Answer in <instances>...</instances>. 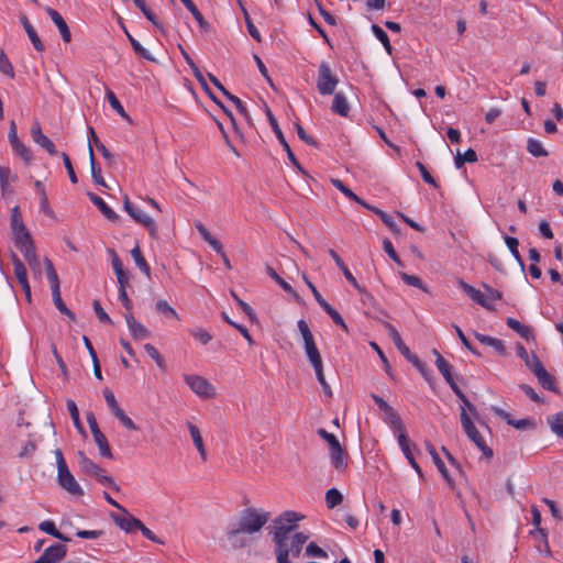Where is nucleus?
Wrapping results in <instances>:
<instances>
[{"label":"nucleus","mask_w":563,"mask_h":563,"mask_svg":"<svg viewBox=\"0 0 563 563\" xmlns=\"http://www.w3.org/2000/svg\"><path fill=\"white\" fill-rule=\"evenodd\" d=\"M102 394L113 416H115L118 412L122 410L114 397V394L109 388H104Z\"/></svg>","instance_id":"69168bd1"},{"label":"nucleus","mask_w":563,"mask_h":563,"mask_svg":"<svg viewBox=\"0 0 563 563\" xmlns=\"http://www.w3.org/2000/svg\"><path fill=\"white\" fill-rule=\"evenodd\" d=\"M492 410L499 418L506 420L507 424L518 430H533L536 429V421L533 418L514 419L511 415L499 407H493Z\"/></svg>","instance_id":"4468645a"},{"label":"nucleus","mask_w":563,"mask_h":563,"mask_svg":"<svg viewBox=\"0 0 563 563\" xmlns=\"http://www.w3.org/2000/svg\"><path fill=\"white\" fill-rule=\"evenodd\" d=\"M320 307L330 316V318L336 325H339L346 332L349 331V328L344 322L343 318L341 317V314L328 301H325Z\"/></svg>","instance_id":"603ef678"},{"label":"nucleus","mask_w":563,"mask_h":563,"mask_svg":"<svg viewBox=\"0 0 563 563\" xmlns=\"http://www.w3.org/2000/svg\"><path fill=\"white\" fill-rule=\"evenodd\" d=\"M329 255L333 258V261L335 262V264L338 265V267L341 269V272L343 273L344 277L346 278V280L360 292V294H365L366 296H368L369 298H372V295L369 292L366 291V289L364 287H362L357 280L355 279V277L352 275V273L350 272V269L347 268V266L345 265V263L342 261V258L340 257V255L332 249H330L328 251Z\"/></svg>","instance_id":"f3484780"},{"label":"nucleus","mask_w":563,"mask_h":563,"mask_svg":"<svg viewBox=\"0 0 563 563\" xmlns=\"http://www.w3.org/2000/svg\"><path fill=\"white\" fill-rule=\"evenodd\" d=\"M92 437H93L96 444L98 445L100 454L107 459H113L110 445H109L108 440L104 437V434L102 432H100V433H96Z\"/></svg>","instance_id":"8fccbe9b"},{"label":"nucleus","mask_w":563,"mask_h":563,"mask_svg":"<svg viewBox=\"0 0 563 563\" xmlns=\"http://www.w3.org/2000/svg\"><path fill=\"white\" fill-rule=\"evenodd\" d=\"M432 353L435 355L437 368L442 374L451 389H453V386H457L453 376V366L435 349L432 350Z\"/></svg>","instance_id":"aec40b11"},{"label":"nucleus","mask_w":563,"mask_h":563,"mask_svg":"<svg viewBox=\"0 0 563 563\" xmlns=\"http://www.w3.org/2000/svg\"><path fill=\"white\" fill-rule=\"evenodd\" d=\"M371 397L378 406V408L384 412V421L388 423L395 432L400 433L406 431L400 416L391 406L387 404V401L374 393L371 394Z\"/></svg>","instance_id":"6e6552de"},{"label":"nucleus","mask_w":563,"mask_h":563,"mask_svg":"<svg viewBox=\"0 0 563 563\" xmlns=\"http://www.w3.org/2000/svg\"><path fill=\"white\" fill-rule=\"evenodd\" d=\"M11 230L14 235V242L23 240L24 234L31 235L26 227L24 225L20 208L18 206L11 209Z\"/></svg>","instance_id":"6ab92c4d"},{"label":"nucleus","mask_w":563,"mask_h":563,"mask_svg":"<svg viewBox=\"0 0 563 563\" xmlns=\"http://www.w3.org/2000/svg\"><path fill=\"white\" fill-rule=\"evenodd\" d=\"M106 96H107V99L111 106V108L120 115L122 117L123 119L128 120L129 122L131 121V118L130 115L125 112L124 108L122 107L121 102L119 101V99L117 98V96L114 95V92L110 89L107 88V91H106Z\"/></svg>","instance_id":"a18cd8bd"},{"label":"nucleus","mask_w":563,"mask_h":563,"mask_svg":"<svg viewBox=\"0 0 563 563\" xmlns=\"http://www.w3.org/2000/svg\"><path fill=\"white\" fill-rule=\"evenodd\" d=\"M78 464L84 474L88 476H95L96 478L103 471L98 464L90 460L85 452H77Z\"/></svg>","instance_id":"a878e982"},{"label":"nucleus","mask_w":563,"mask_h":563,"mask_svg":"<svg viewBox=\"0 0 563 563\" xmlns=\"http://www.w3.org/2000/svg\"><path fill=\"white\" fill-rule=\"evenodd\" d=\"M126 325L135 340H143L150 336V331L141 322L136 321L132 312L124 314Z\"/></svg>","instance_id":"5701e85b"},{"label":"nucleus","mask_w":563,"mask_h":563,"mask_svg":"<svg viewBox=\"0 0 563 563\" xmlns=\"http://www.w3.org/2000/svg\"><path fill=\"white\" fill-rule=\"evenodd\" d=\"M453 393L459 397L462 401L466 412L473 417L479 424L487 427V424L481 419L479 413L476 407L470 401V399L465 396V394L461 390L459 386H453Z\"/></svg>","instance_id":"cd10ccee"},{"label":"nucleus","mask_w":563,"mask_h":563,"mask_svg":"<svg viewBox=\"0 0 563 563\" xmlns=\"http://www.w3.org/2000/svg\"><path fill=\"white\" fill-rule=\"evenodd\" d=\"M506 323L510 329L516 331L525 340H529L531 338L532 331L530 327L522 324L521 322L514 318H507Z\"/></svg>","instance_id":"37998d69"},{"label":"nucleus","mask_w":563,"mask_h":563,"mask_svg":"<svg viewBox=\"0 0 563 563\" xmlns=\"http://www.w3.org/2000/svg\"><path fill=\"white\" fill-rule=\"evenodd\" d=\"M31 136L35 144L45 148L49 155H56L57 150L55 144L42 132L38 121H35L31 126Z\"/></svg>","instance_id":"dca6fc26"},{"label":"nucleus","mask_w":563,"mask_h":563,"mask_svg":"<svg viewBox=\"0 0 563 563\" xmlns=\"http://www.w3.org/2000/svg\"><path fill=\"white\" fill-rule=\"evenodd\" d=\"M332 185L339 189L345 197H347L350 200L355 201L356 203L361 205L362 207H367V202L364 201L362 198H360L357 195H355L350 188H347L340 179H331Z\"/></svg>","instance_id":"ea45409f"},{"label":"nucleus","mask_w":563,"mask_h":563,"mask_svg":"<svg viewBox=\"0 0 563 563\" xmlns=\"http://www.w3.org/2000/svg\"><path fill=\"white\" fill-rule=\"evenodd\" d=\"M246 532L236 525L230 526L225 532L230 549H242L247 544Z\"/></svg>","instance_id":"412c9836"},{"label":"nucleus","mask_w":563,"mask_h":563,"mask_svg":"<svg viewBox=\"0 0 563 563\" xmlns=\"http://www.w3.org/2000/svg\"><path fill=\"white\" fill-rule=\"evenodd\" d=\"M318 434L328 442L330 448V460L333 467L338 472H343L347 467V453L341 446L336 437L332 433H329L324 429H319Z\"/></svg>","instance_id":"20e7f679"},{"label":"nucleus","mask_w":563,"mask_h":563,"mask_svg":"<svg viewBox=\"0 0 563 563\" xmlns=\"http://www.w3.org/2000/svg\"><path fill=\"white\" fill-rule=\"evenodd\" d=\"M189 333L203 345L208 344L212 340V335L202 328L190 329Z\"/></svg>","instance_id":"338daca9"},{"label":"nucleus","mask_w":563,"mask_h":563,"mask_svg":"<svg viewBox=\"0 0 563 563\" xmlns=\"http://www.w3.org/2000/svg\"><path fill=\"white\" fill-rule=\"evenodd\" d=\"M533 367L532 373L538 378L539 384L547 390L556 393V385L554 377L547 372L541 361L537 355H533Z\"/></svg>","instance_id":"ddd939ff"},{"label":"nucleus","mask_w":563,"mask_h":563,"mask_svg":"<svg viewBox=\"0 0 563 563\" xmlns=\"http://www.w3.org/2000/svg\"><path fill=\"white\" fill-rule=\"evenodd\" d=\"M15 246L22 252L30 267L33 271H40V261L35 252V246L32 236L24 234L23 240L15 241Z\"/></svg>","instance_id":"9b49d317"},{"label":"nucleus","mask_w":563,"mask_h":563,"mask_svg":"<svg viewBox=\"0 0 563 563\" xmlns=\"http://www.w3.org/2000/svg\"><path fill=\"white\" fill-rule=\"evenodd\" d=\"M333 102L331 106L332 112L341 115V117H347L350 112V104L347 102L346 97L342 92H334Z\"/></svg>","instance_id":"f704fd0d"},{"label":"nucleus","mask_w":563,"mask_h":563,"mask_svg":"<svg viewBox=\"0 0 563 563\" xmlns=\"http://www.w3.org/2000/svg\"><path fill=\"white\" fill-rule=\"evenodd\" d=\"M144 350L147 353V355L155 361V363L157 364V366L161 369L166 368L165 361H164L163 356L159 354V352L153 344L146 343L144 345Z\"/></svg>","instance_id":"e2e57ef3"},{"label":"nucleus","mask_w":563,"mask_h":563,"mask_svg":"<svg viewBox=\"0 0 563 563\" xmlns=\"http://www.w3.org/2000/svg\"><path fill=\"white\" fill-rule=\"evenodd\" d=\"M88 153H89V161H90L91 177H92L93 181L97 185L107 187V184L101 175L100 168L97 167V165H96L93 150L90 144L88 145Z\"/></svg>","instance_id":"79ce46f5"},{"label":"nucleus","mask_w":563,"mask_h":563,"mask_svg":"<svg viewBox=\"0 0 563 563\" xmlns=\"http://www.w3.org/2000/svg\"><path fill=\"white\" fill-rule=\"evenodd\" d=\"M301 519H303L302 515L286 510L273 520L269 534L275 545L277 563H292L290 555L292 558L300 555L303 544L309 539L305 532H295Z\"/></svg>","instance_id":"f257e3e1"},{"label":"nucleus","mask_w":563,"mask_h":563,"mask_svg":"<svg viewBox=\"0 0 563 563\" xmlns=\"http://www.w3.org/2000/svg\"><path fill=\"white\" fill-rule=\"evenodd\" d=\"M56 481L58 485L68 494L77 497L84 496V489L77 483L68 467L62 468L57 472Z\"/></svg>","instance_id":"f8f14e48"},{"label":"nucleus","mask_w":563,"mask_h":563,"mask_svg":"<svg viewBox=\"0 0 563 563\" xmlns=\"http://www.w3.org/2000/svg\"><path fill=\"white\" fill-rule=\"evenodd\" d=\"M527 151L534 157H545L549 154L541 142L532 137L527 141Z\"/></svg>","instance_id":"864d4df0"},{"label":"nucleus","mask_w":563,"mask_h":563,"mask_svg":"<svg viewBox=\"0 0 563 563\" xmlns=\"http://www.w3.org/2000/svg\"><path fill=\"white\" fill-rule=\"evenodd\" d=\"M0 73L12 79L15 76L14 68L3 49H0Z\"/></svg>","instance_id":"bf43d9fd"},{"label":"nucleus","mask_w":563,"mask_h":563,"mask_svg":"<svg viewBox=\"0 0 563 563\" xmlns=\"http://www.w3.org/2000/svg\"><path fill=\"white\" fill-rule=\"evenodd\" d=\"M297 327L303 339V347L307 355L308 361L313 367L314 372L323 368L321 354L316 345L313 335L307 324V322L301 319L297 322Z\"/></svg>","instance_id":"7ed1b4c3"},{"label":"nucleus","mask_w":563,"mask_h":563,"mask_svg":"<svg viewBox=\"0 0 563 563\" xmlns=\"http://www.w3.org/2000/svg\"><path fill=\"white\" fill-rule=\"evenodd\" d=\"M196 79L199 81L208 97L224 111V113L230 118L232 124L235 126L236 123L232 112L216 97L213 90H211L210 87L208 86V82L203 75L201 74V77Z\"/></svg>","instance_id":"c9c22d12"},{"label":"nucleus","mask_w":563,"mask_h":563,"mask_svg":"<svg viewBox=\"0 0 563 563\" xmlns=\"http://www.w3.org/2000/svg\"><path fill=\"white\" fill-rule=\"evenodd\" d=\"M406 360L408 362H410L418 371L419 373L423 376V378L430 383V374H429V369H428V366L426 365L424 362H422L416 354H413L412 352L410 353L409 356L406 357Z\"/></svg>","instance_id":"6e6d98bb"},{"label":"nucleus","mask_w":563,"mask_h":563,"mask_svg":"<svg viewBox=\"0 0 563 563\" xmlns=\"http://www.w3.org/2000/svg\"><path fill=\"white\" fill-rule=\"evenodd\" d=\"M457 284L459 286L461 287V289L473 300L475 301L476 303H478L479 306H482L483 308L487 309V310H495L494 306H492L489 303V301L487 300L486 296L478 289H476L475 287H473L472 285L467 284L466 282H464L463 279H459L457 280Z\"/></svg>","instance_id":"a211bd4d"},{"label":"nucleus","mask_w":563,"mask_h":563,"mask_svg":"<svg viewBox=\"0 0 563 563\" xmlns=\"http://www.w3.org/2000/svg\"><path fill=\"white\" fill-rule=\"evenodd\" d=\"M46 13L49 15L52 21L55 23V25L59 30L63 41L65 43H69L71 41V33H70V30H69L67 23L63 19V16L51 7L46 8Z\"/></svg>","instance_id":"393cba45"},{"label":"nucleus","mask_w":563,"mask_h":563,"mask_svg":"<svg viewBox=\"0 0 563 563\" xmlns=\"http://www.w3.org/2000/svg\"><path fill=\"white\" fill-rule=\"evenodd\" d=\"M90 201L101 211L106 219L110 221H117L119 216L103 201L102 198L93 192L87 194Z\"/></svg>","instance_id":"2f4dec72"},{"label":"nucleus","mask_w":563,"mask_h":563,"mask_svg":"<svg viewBox=\"0 0 563 563\" xmlns=\"http://www.w3.org/2000/svg\"><path fill=\"white\" fill-rule=\"evenodd\" d=\"M184 380L197 396L203 399H211L216 396L214 387L200 375L185 374Z\"/></svg>","instance_id":"1a4fd4ad"},{"label":"nucleus","mask_w":563,"mask_h":563,"mask_svg":"<svg viewBox=\"0 0 563 563\" xmlns=\"http://www.w3.org/2000/svg\"><path fill=\"white\" fill-rule=\"evenodd\" d=\"M155 309L158 313L165 316L166 318L180 320V317L177 313V311L164 299L157 300Z\"/></svg>","instance_id":"de8ad7c7"},{"label":"nucleus","mask_w":563,"mask_h":563,"mask_svg":"<svg viewBox=\"0 0 563 563\" xmlns=\"http://www.w3.org/2000/svg\"><path fill=\"white\" fill-rule=\"evenodd\" d=\"M123 29H124V32H125V34H126V36H128V38H129V41H130V43H131V45H132V47H133L134 52H135L139 56L143 57V58H144V59H146V60H150V62H156V59L154 58V56H153V55H152V54H151L146 48H144V47L141 45V43H140L139 41H136V40H135V38H134V37H133L129 32H128V30H126L125 27H123Z\"/></svg>","instance_id":"49530a36"},{"label":"nucleus","mask_w":563,"mask_h":563,"mask_svg":"<svg viewBox=\"0 0 563 563\" xmlns=\"http://www.w3.org/2000/svg\"><path fill=\"white\" fill-rule=\"evenodd\" d=\"M372 31H373L374 35L376 36V38L384 45L386 52L389 55H391L393 47L389 42V37H388L387 33L377 24L372 25Z\"/></svg>","instance_id":"13d9d810"},{"label":"nucleus","mask_w":563,"mask_h":563,"mask_svg":"<svg viewBox=\"0 0 563 563\" xmlns=\"http://www.w3.org/2000/svg\"><path fill=\"white\" fill-rule=\"evenodd\" d=\"M266 115L268 118V121H269V124L277 137V140L279 141V143L282 144L283 148L285 150V152L287 153V156H288V159L290 161V163L298 169L300 170L302 174H306L305 169L302 168V166L300 165V163L298 162V159L296 158L292 150L290 148L288 142L286 141L285 136H284V133L283 131L280 130L279 125H278V122L276 120V118L273 115L272 111L269 108L266 109Z\"/></svg>","instance_id":"9d476101"},{"label":"nucleus","mask_w":563,"mask_h":563,"mask_svg":"<svg viewBox=\"0 0 563 563\" xmlns=\"http://www.w3.org/2000/svg\"><path fill=\"white\" fill-rule=\"evenodd\" d=\"M180 2L191 12L195 20L198 22L201 30L208 32L210 30V24L205 20L201 12L198 10L192 0H180Z\"/></svg>","instance_id":"4c0bfd02"},{"label":"nucleus","mask_w":563,"mask_h":563,"mask_svg":"<svg viewBox=\"0 0 563 563\" xmlns=\"http://www.w3.org/2000/svg\"><path fill=\"white\" fill-rule=\"evenodd\" d=\"M265 271L267 275L273 278L287 294L291 295L297 302H301L299 294L284 278H282L271 265L267 264Z\"/></svg>","instance_id":"7c9ffc66"},{"label":"nucleus","mask_w":563,"mask_h":563,"mask_svg":"<svg viewBox=\"0 0 563 563\" xmlns=\"http://www.w3.org/2000/svg\"><path fill=\"white\" fill-rule=\"evenodd\" d=\"M187 426H188V430L190 432L191 439L194 441V444L199 452L200 457L203 461H206L207 460V451L205 449V444H203V440H202L200 430L198 429L197 426H195L191 422H188Z\"/></svg>","instance_id":"e433bc0d"},{"label":"nucleus","mask_w":563,"mask_h":563,"mask_svg":"<svg viewBox=\"0 0 563 563\" xmlns=\"http://www.w3.org/2000/svg\"><path fill=\"white\" fill-rule=\"evenodd\" d=\"M96 147L102 154L103 158L107 161L109 166H113L115 164L114 155L106 147V145L99 139H96Z\"/></svg>","instance_id":"774afa93"},{"label":"nucleus","mask_w":563,"mask_h":563,"mask_svg":"<svg viewBox=\"0 0 563 563\" xmlns=\"http://www.w3.org/2000/svg\"><path fill=\"white\" fill-rule=\"evenodd\" d=\"M398 443L409 464L419 474V476H422L421 467L416 462L413 454L411 452V445L416 448V444L410 443V440L408 439L406 431L398 433Z\"/></svg>","instance_id":"4be33fe9"},{"label":"nucleus","mask_w":563,"mask_h":563,"mask_svg":"<svg viewBox=\"0 0 563 563\" xmlns=\"http://www.w3.org/2000/svg\"><path fill=\"white\" fill-rule=\"evenodd\" d=\"M134 4L142 11L145 18L151 21L155 27L164 33V27L158 21L156 14L146 5L145 0H133Z\"/></svg>","instance_id":"58836bf2"},{"label":"nucleus","mask_w":563,"mask_h":563,"mask_svg":"<svg viewBox=\"0 0 563 563\" xmlns=\"http://www.w3.org/2000/svg\"><path fill=\"white\" fill-rule=\"evenodd\" d=\"M400 277L404 280V283L407 284L408 286L417 287L422 291L428 292V288L418 276L409 275L407 273L401 272Z\"/></svg>","instance_id":"0e129e2a"},{"label":"nucleus","mask_w":563,"mask_h":563,"mask_svg":"<svg viewBox=\"0 0 563 563\" xmlns=\"http://www.w3.org/2000/svg\"><path fill=\"white\" fill-rule=\"evenodd\" d=\"M268 520L269 512L251 507L241 511L236 526L247 534H253L260 532Z\"/></svg>","instance_id":"f03ea898"},{"label":"nucleus","mask_w":563,"mask_h":563,"mask_svg":"<svg viewBox=\"0 0 563 563\" xmlns=\"http://www.w3.org/2000/svg\"><path fill=\"white\" fill-rule=\"evenodd\" d=\"M13 268H14V275L19 283H23L27 280V272L22 263V261L18 257L16 254L12 253L11 255Z\"/></svg>","instance_id":"3c124183"},{"label":"nucleus","mask_w":563,"mask_h":563,"mask_svg":"<svg viewBox=\"0 0 563 563\" xmlns=\"http://www.w3.org/2000/svg\"><path fill=\"white\" fill-rule=\"evenodd\" d=\"M339 77L332 71L328 62L320 63L316 81L317 90L322 96H330L335 92Z\"/></svg>","instance_id":"423d86ee"},{"label":"nucleus","mask_w":563,"mask_h":563,"mask_svg":"<svg viewBox=\"0 0 563 563\" xmlns=\"http://www.w3.org/2000/svg\"><path fill=\"white\" fill-rule=\"evenodd\" d=\"M343 501V495L336 488H330L325 493V504L329 509H333Z\"/></svg>","instance_id":"4d7b16f0"},{"label":"nucleus","mask_w":563,"mask_h":563,"mask_svg":"<svg viewBox=\"0 0 563 563\" xmlns=\"http://www.w3.org/2000/svg\"><path fill=\"white\" fill-rule=\"evenodd\" d=\"M550 429L556 435L563 438V412L555 413L549 419Z\"/></svg>","instance_id":"680f3d73"},{"label":"nucleus","mask_w":563,"mask_h":563,"mask_svg":"<svg viewBox=\"0 0 563 563\" xmlns=\"http://www.w3.org/2000/svg\"><path fill=\"white\" fill-rule=\"evenodd\" d=\"M44 264H45L46 276L51 284V289L54 290V289L59 288V278H58L56 269L53 265V262L48 257H45Z\"/></svg>","instance_id":"09e8293b"},{"label":"nucleus","mask_w":563,"mask_h":563,"mask_svg":"<svg viewBox=\"0 0 563 563\" xmlns=\"http://www.w3.org/2000/svg\"><path fill=\"white\" fill-rule=\"evenodd\" d=\"M13 153L19 156L25 165H30L33 159V152L20 139L10 144Z\"/></svg>","instance_id":"72a5a7b5"},{"label":"nucleus","mask_w":563,"mask_h":563,"mask_svg":"<svg viewBox=\"0 0 563 563\" xmlns=\"http://www.w3.org/2000/svg\"><path fill=\"white\" fill-rule=\"evenodd\" d=\"M21 20V23L30 38V41L32 42L34 48L37 51V52H43L45 49V46L44 44L42 43L41 38L38 37L35 29L33 27V25L30 23L29 19L26 18V15H22L20 18Z\"/></svg>","instance_id":"473e14b6"},{"label":"nucleus","mask_w":563,"mask_h":563,"mask_svg":"<svg viewBox=\"0 0 563 563\" xmlns=\"http://www.w3.org/2000/svg\"><path fill=\"white\" fill-rule=\"evenodd\" d=\"M66 554L67 547L63 543H55L46 548L34 563H59Z\"/></svg>","instance_id":"2eb2a0df"},{"label":"nucleus","mask_w":563,"mask_h":563,"mask_svg":"<svg viewBox=\"0 0 563 563\" xmlns=\"http://www.w3.org/2000/svg\"><path fill=\"white\" fill-rule=\"evenodd\" d=\"M131 256L133 257L135 265L140 268V271L150 277L151 267L144 258L139 245L131 250Z\"/></svg>","instance_id":"c03bdc74"},{"label":"nucleus","mask_w":563,"mask_h":563,"mask_svg":"<svg viewBox=\"0 0 563 563\" xmlns=\"http://www.w3.org/2000/svg\"><path fill=\"white\" fill-rule=\"evenodd\" d=\"M242 13H243V18H244V21H245V24H246V27H247V31L250 33V35L256 41V42H261L262 41V37H261V34L258 32V30L255 27V25L253 24L252 20H251V16L246 10V8L244 7L242 0H236Z\"/></svg>","instance_id":"a19ab883"},{"label":"nucleus","mask_w":563,"mask_h":563,"mask_svg":"<svg viewBox=\"0 0 563 563\" xmlns=\"http://www.w3.org/2000/svg\"><path fill=\"white\" fill-rule=\"evenodd\" d=\"M380 323L385 328V330L388 332L391 341L394 342V344L398 349V351L405 357L409 356L411 351L409 350V347L402 341V339H401L399 332L397 331V329L391 323H389L388 321L380 320Z\"/></svg>","instance_id":"b1692460"},{"label":"nucleus","mask_w":563,"mask_h":563,"mask_svg":"<svg viewBox=\"0 0 563 563\" xmlns=\"http://www.w3.org/2000/svg\"><path fill=\"white\" fill-rule=\"evenodd\" d=\"M426 449L429 452V454L431 455L433 463L435 464L437 468L439 470V472L441 473L443 478L448 482V484L450 486H453L454 482H453L451 475L449 474L444 462L441 460L440 455L438 454L434 445L431 442L427 441Z\"/></svg>","instance_id":"bb28decb"},{"label":"nucleus","mask_w":563,"mask_h":563,"mask_svg":"<svg viewBox=\"0 0 563 563\" xmlns=\"http://www.w3.org/2000/svg\"><path fill=\"white\" fill-rule=\"evenodd\" d=\"M462 428L467 435V438L474 442L477 449L483 453V455L487 459H492L494 456L493 450L486 444L484 438L481 435L478 430L473 423L471 416L466 412L465 408H461L460 413Z\"/></svg>","instance_id":"39448f33"},{"label":"nucleus","mask_w":563,"mask_h":563,"mask_svg":"<svg viewBox=\"0 0 563 563\" xmlns=\"http://www.w3.org/2000/svg\"><path fill=\"white\" fill-rule=\"evenodd\" d=\"M66 406H67V410L69 411L70 417H71V419L74 421L75 427L81 433H85L84 427H82V424L80 422V419H79V411H78L76 402L73 399H68L67 402H66Z\"/></svg>","instance_id":"052dcab7"},{"label":"nucleus","mask_w":563,"mask_h":563,"mask_svg":"<svg viewBox=\"0 0 563 563\" xmlns=\"http://www.w3.org/2000/svg\"><path fill=\"white\" fill-rule=\"evenodd\" d=\"M123 208L135 222L142 224L144 228L147 229L152 238L157 236V227L155 224V221L150 216H147L143 210L135 207L128 197L124 198Z\"/></svg>","instance_id":"0eeeda50"},{"label":"nucleus","mask_w":563,"mask_h":563,"mask_svg":"<svg viewBox=\"0 0 563 563\" xmlns=\"http://www.w3.org/2000/svg\"><path fill=\"white\" fill-rule=\"evenodd\" d=\"M124 516H119L114 512H112L110 516L114 523L125 532L130 533L134 529H136V525L133 521H141L140 519L133 517L128 510L126 512H123Z\"/></svg>","instance_id":"c85d7f7f"},{"label":"nucleus","mask_w":563,"mask_h":563,"mask_svg":"<svg viewBox=\"0 0 563 563\" xmlns=\"http://www.w3.org/2000/svg\"><path fill=\"white\" fill-rule=\"evenodd\" d=\"M474 336L482 344L492 346L499 355H501V356L507 355V349L501 340L476 332V331L474 332Z\"/></svg>","instance_id":"c756f323"},{"label":"nucleus","mask_w":563,"mask_h":563,"mask_svg":"<svg viewBox=\"0 0 563 563\" xmlns=\"http://www.w3.org/2000/svg\"><path fill=\"white\" fill-rule=\"evenodd\" d=\"M505 243H506L507 247L509 249L510 253L512 254V256L515 257V260L517 261V263L523 269L525 263H523V260L518 251V245H519L518 239L512 238V236H505Z\"/></svg>","instance_id":"5fc2aeb1"}]
</instances>
